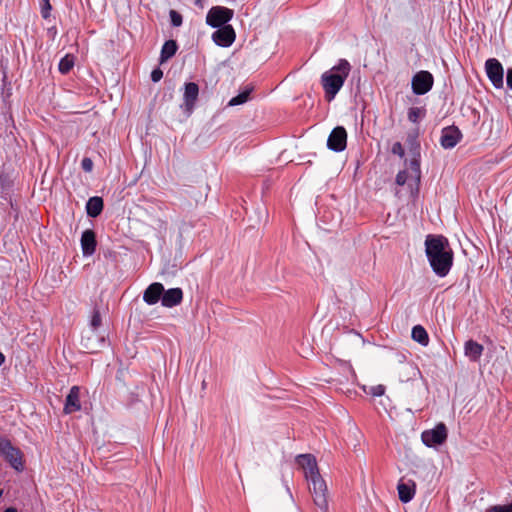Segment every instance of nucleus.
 I'll return each instance as SVG.
<instances>
[{
	"instance_id": "obj_12",
	"label": "nucleus",
	"mask_w": 512,
	"mask_h": 512,
	"mask_svg": "<svg viewBox=\"0 0 512 512\" xmlns=\"http://www.w3.org/2000/svg\"><path fill=\"white\" fill-rule=\"evenodd\" d=\"M398 361L403 365L399 371V379L401 382H408L420 375L419 368L412 362H406V356L403 353L397 354Z\"/></svg>"
},
{
	"instance_id": "obj_34",
	"label": "nucleus",
	"mask_w": 512,
	"mask_h": 512,
	"mask_svg": "<svg viewBox=\"0 0 512 512\" xmlns=\"http://www.w3.org/2000/svg\"><path fill=\"white\" fill-rule=\"evenodd\" d=\"M162 77H163V72L160 68H156L151 72V80L155 83L160 81L162 79Z\"/></svg>"
},
{
	"instance_id": "obj_37",
	"label": "nucleus",
	"mask_w": 512,
	"mask_h": 512,
	"mask_svg": "<svg viewBox=\"0 0 512 512\" xmlns=\"http://www.w3.org/2000/svg\"><path fill=\"white\" fill-rule=\"evenodd\" d=\"M206 0H194V4L199 8H204Z\"/></svg>"
},
{
	"instance_id": "obj_17",
	"label": "nucleus",
	"mask_w": 512,
	"mask_h": 512,
	"mask_svg": "<svg viewBox=\"0 0 512 512\" xmlns=\"http://www.w3.org/2000/svg\"><path fill=\"white\" fill-rule=\"evenodd\" d=\"M96 235L91 229L85 230L81 235V249L84 256H91L96 250Z\"/></svg>"
},
{
	"instance_id": "obj_21",
	"label": "nucleus",
	"mask_w": 512,
	"mask_h": 512,
	"mask_svg": "<svg viewBox=\"0 0 512 512\" xmlns=\"http://www.w3.org/2000/svg\"><path fill=\"white\" fill-rule=\"evenodd\" d=\"M177 43L176 41L174 40H167L163 46H162V49H161V54H160V61L161 63L167 61L168 59H170L171 57H173L177 51Z\"/></svg>"
},
{
	"instance_id": "obj_33",
	"label": "nucleus",
	"mask_w": 512,
	"mask_h": 512,
	"mask_svg": "<svg viewBox=\"0 0 512 512\" xmlns=\"http://www.w3.org/2000/svg\"><path fill=\"white\" fill-rule=\"evenodd\" d=\"M396 184L399 186H403L407 181V172L405 170L399 171L396 175Z\"/></svg>"
},
{
	"instance_id": "obj_29",
	"label": "nucleus",
	"mask_w": 512,
	"mask_h": 512,
	"mask_svg": "<svg viewBox=\"0 0 512 512\" xmlns=\"http://www.w3.org/2000/svg\"><path fill=\"white\" fill-rule=\"evenodd\" d=\"M488 512H512V501L507 505H494L488 509Z\"/></svg>"
},
{
	"instance_id": "obj_18",
	"label": "nucleus",
	"mask_w": 512,
	"mask_h": 512,
	"mask_svg": "<svg viewBox=\"0 0 512 512\" xmlns=\"http://www.w3.org/2000/svg\"><path fill=\"white\" fill-rule=\"evenodd\" d=\"M80 409V389L78 386H73L66 397L64 412L66 414H71L79 411Z\"/></svg>"
},
{
	"instance_id": "obj_3",
	"label": "nucleus",
	"mask_w": 512,
	"mask_h": 512,
	"mask_svg": "<svg viewBox=\"0 0 512 512\" xmlns=\"http://www.w3.org/2000/svg\"><path fill=\"white\" fill-rule=\"evenodd\" d=\"M350 71V63L346 59H340L335 66L322 74L321 83L327 101L330 102L335 98L337 93L343 87Z\"/></svg>"
},
{
	"instance_id": "obj_1",
	"label": "nucleus",
	"mask_w": 512,
	"mask_h": 512,
	"mask_svg": "<svg viewBox=\"0 0 512 512\" xmlns=\"http://www.w3.org/2000/svg\"><path fill=\"white\" fill-rule=\"evenodd\" d=\"M425 253L433 272L445 277L453 264V251L448 240L441 235H428L425 239Z\"/></svg>"
},
{
	"instance_id": "obj_10",
	"label": "nucleus",
	"mask_w": 512,
	"mask_h": 512,
	"mask_svg": "<svg viewBox=\"0 0 512 512\" xmlns=\"http://www.w3.org/2000/svg\"><path fill=\"white\" fill-rule=\"evenodd\" d=\"M462 137V132L458 127L454 125L444 127L441 130L440 145L444 149H452L461 141Z\"/></svg>"
},
{
	"instance_id": "obj_35",
	"label": "nucleus",
	"mask_w": 512,
	"mask_h": 512,
	"mask_svg": "<svg viewBox=\"0 0 512 512\" xmlns=\"http://www.w3.org/2000/svg\"><path fill=\"white\" fill-rule=\"evenodd\" d=\"M385 392V387L383 385H376L371 388V393L373 396H382Z\"/></svg>"
},
{
	"instance_id": "obj_19",
	"label": "nucleus",
	"mask_w": 512,
	"mask_h": 512,
	"mask_svg": "<svg viewBox=\"0 0 512 512\" xmlns=\"http://www.w3.org/2000/svg\"><path fill=\"white\" fill-rule=\"evenodd\" d=\"M484 351L482 344L470 339L464 344V354L472 362H477Z\"/></svg>"
},
{
	"instance_id": "obj_30",
	"label": "nucleus",
	"mask_w": 512,
	"mask_h": 512,
	"mask_svg": "<svg viewBox=\"0 0 512 512\" xmlns=\"http://www.w3.org/2000/svg\"><path fill=\"white\" fill-rule=\"evenodd\" d=\"M52 7L49 0H42L41 3V15L44 19H47L50 17V11Z\"/></svg>"
},
{
	"instance_id": "obj_31",
	"label": "nucleus",
	"mask_w": 512,
	"mask_h": 512,
	"mask_svg": "<svg viewBox=\"0 0 512 512\" xmlns=\"http://www.w3.org/2000/svg\"><path fill=\"white\" fill-rule=\"evenodd\" d=\"M391 152L395 155H398L400 158H402L405 154L404 148L400 142H395L392 145Z\"/></svg>"
},
{
	"instance_id": "obj_8",
	"label": "nucleus",
	"mask_w": 512,
	"mask_h": 512,
	"mask_svg": "<svg viewBox=\"0 0 512 512\" xmlns=\"http://www.w3.org/2000/svg\"><path fill=\"white\" fill-rule=\"evenodd\" d=\"M422 442L427 447L441 445L447 439V428L445 424L439 423L431 430H425L421 435Z\"/></svg>"
},
{
	"instance_id": "obj_39",
	"label": "nucleus",
	"mask_w": 512,
	"mask_h": 512,
	"mask_svg": "<svg viewBox=\"0 0 512 512\" xmlns=\"http://www.w3.org/2000/svg\"><path fill=\"white\" fill-rule=\"evenodd\" d=\"M4 512H18L16 508H13V507H9L7 509H5Z\"/></svg>"
},
{
	"instance_id": "obj_13",
	"label": "nucleus",
	"mask_w": 512,
	"mask_h": 512,
	"mask_svg": "<svg viewBox=\"0 0 512 512\" xmlns=\"http://www.w3.org/2000/svg\"><path fill=\"white\" fill-rule=\"evenodd\" d=\"M199 87L195 82L185 84L183 94V104L181 107L189 114L193 111L195 103L198 99Z\"/></svg>"
},
{
	"instance_id": "obj_20",
	"label": "nucleus",
	"mask_w": 512,
	"mask_h": 512,
	"mask_svg": "<svg viewBox=\"0 0 512 512\" xmlns=\"http://www.w3.org/2000/svg\"><path fill=\"white\" fill-rule=\"evenodd\" d=\"M104 203L103 199L98 196H94L88 199L86 203V213L91 218L98 217L103 211Z\"/></svg>"
},
{
	"instance_id": "obj_4",
	"label": "nucleus",
	"mask_w": 512,
	"mask_h": 512,
	"mask_svg": "<svg viewBox=\"0 0 512 512\" xmlns=\"http://www.w3.org/2000/svg\"><path fill=\"white\" fill-rule=\"evenodd\" d=\"M0 455L11 465L17 472L24 470L23 454L20 449L14 447L11 441L0 435Z\"/></svg>"
},
{
	"instance_id": "obj_22",
	"label": "nucleus",
	"mask_w": 512,
	"mask_h": 512,
	"mask_svg": "<svg viewBox=\"0 0 512 512\" xmlns=\"http://www.w3.org/2000/svg\"><path fill=\"white\" fill-rule=\"evenodd\" d=\"M411 337L422 346H427L429 344L428 333L421 325H416L412 328Z\"/></svg>"
},
{
	"instance_id": "obj_36",
	"label": "nucleus",
	"mask_w": 512,
	"mask_h": 512,
	"mask_svg": "<svg viewBox=\"0 0 512 512\" xmlns=\"http://www.w3.org/2000/svg\"><path fill=\"white\" fill-rule=\"evenodd\" d=\"M506 83L509 89L512 90V68H508L507 70Z\"/></svg>"
},
{
	"instance_id": "obj_26",
	"label": "nucleus",
	"mask_w": 512,
	"mask_h": 512,
	"mask_svg": "<svg viewBox=\"0 0 512 512\" xmlns=\"http://www.w3.org/2000/svg\"><path fill=\"white\" fill-rule=\"evenodd\" d=\"M422 109L418 107H412L408 110V120L412 123H417L419 118L422 116Z\"/></svg>"
},
{
	"instance_id": "obj_32",
	"label": "nucleus",
	"mask_w": 512,
	"mask_h": 512,
	"mask_svg": "<svg viewBox=\"0 0 512 512\" xmlns=\"http://www.w3.org/2000/svg\"><path fill=\"white\" fill-rule=\"evenodd\" d=\"M81 167L85 172H91L93 169V161L88 157H84L81 161Z\"/></svg>"
},
{
	"instance_id": "obj_2",
	"label": "nucleus",
	"mask_w": 512,
	"mask_h": 512,
	"mask_svg": "<svg viewBox=\"0 0 512 512\" xmlns=\"http://www.w3.org/2000/svg\"><path fill=\"white\" fill-rule=\"evenodd\" d=\"M296 463L303 469L315 505L326 512L328 509L327 485L319 473L316 458L311 454H300Z\"/></svg>"
},
{
	"instance_id": "obj_28",
	"label": "nucleus",
	"mask_w": 512,
	"mask_h": 512,
	"mask_svg": "<svg viewBox=\"0 0 512 512\" xmlns=\"http://www.w3.org/2000/svg\"><path fill=\"white\" fill-rule=\"evenodd\" d=\"M90 325H91L93 331H95L97 328L100 327V325H101V315H100L99 311H97V310L93 311V314H92V317H91V321H90Z\"/></svg>"
},
{
	"instance_id": "obj_27",
	"label": "nucleus",
	"mask_w": 512,
	"mask_h": 512,
	"mask_svg": "<svg viewBox=\"0 0 512 512\" xmlns=\"http://www.w3.org/2000/svg\"><path fill=\"white\" fill-rule=\"evenodd\" d=\"M169 16H170L171 25L173 27H179L182 25L183 18L179 12H177L176 10H170Z\"/></svg>"
},
{
	"instance_id": "obj_25",
	"label": "nucleus",
	"mask_w": 512,
	"mask_h": 512,
	"mask_svg": "<svg viewBox=\"0 0 512 512\" xmlns=\"http://www.w3.org/2000/svg\"><path fill=\"white\" fill-rule=\"evenodd\" d=\"M410 169H411V172L413 174V177L417 180V181H420V177H421V169H420V160L419 158H413L411 161H410Z\"/></svg>"
},
{
	"instance_id": "obj_24",
	"label": "nucleus",
	"mask_w": 512,
	"mask_h": 512,
	"mask_svg": "<svg viewBox=\"0 0 512 512\" xmlns=\"http://www.w3.org/2000/svg\"><path fill=\"white\" fill-rule=\"evenodd\" d=\"M251 91H252V88H246L244 91L239 93L237 96L232 97L228 102V106H238V105L246 103L249 99Z\"/></svg>"
},
{
	"instance_id": "obj_9",
	"label": "nucleus",
	"mask_w": 512,
	"mask_h": 512,
	"mask_svg": "<svg viewBox=\"0 0 512 512\" xmlns=\"http://www.w3.org/2000/svg\"><path fill=\"white\" fill-rule=\"evenodd\" d=\"M347 144V132L344 127L337 126L335 127L328 139H327V147L328 149L334 152H341L346 148Z\"/></svg>"
},
{
	"instance_id": "obj_23",
	"label": "nucleus",
	"mask_w": 512,
	"mask_h": 512,
	"mask_svg": "<svg viewBox=\"0 0 512 512\" xmlns=\"http://www.w3.org/2000/svg\"><path fill=\"white\" fill-rule=\"evenodd\" d=\"M74 67V57L72 55H65L63 58L60 59L58 64V69L60 73L67 74L71 71V69Z\"/></svg>"
},
{
	"instance_id": "obj_6",
	"label": "nucleus",
	"mask_w": 512,
	"mask_h": 512,
	"mask_svg": "<svg viewBox=\"0 0 512 512\" xmlns=\"http://www.w3.org/2000/svg\"><path fill=\"white\" fill-rule=\"evenodd\" d=\"M485 71L488 79L496 89L503 88L504 69L502 64L496 58H489L485 62Z\"/></svg>"
},
{
	"instance_id": "obj_16",
	"label": "nucleus",
	"mask_w": 512,
	"mask_h": 512,
	"mask_svg": "<svg viewBox=\"0 0 512 512\" xmlns=\"http://www.w3.org/2000/svg\"><path fill=\"white\" fill-rule=\"evenodd\" d=\"M183 300V291L181 288H170L164 290L161 298V304L164 307L172 308L179 305Z\"/></svg>"
},
{
	"instance_id": "obj_15",
	"label": "nucleus",
	"mask_w": 512,
	"mask_h": 512,
	"mask_svg": "<svg viewBox=\"0 0 512 512\" xmlns=\"http://www.w3.org/2000/svg\"><path fill=\"white\" fill-rule=\"evenodd\" d=\"M163 292V284L154 282L145 289L143 293V301L148 305H155L161 300Z\"/></svg>"
},
{
	"instance_id": "obj_5",
	"label": "nucleus",
	"mask_w": 512,
	"mask_h": 512,
	"mask_svg": "<svg viewBox=\"0 0 512 512\" xmlns=\"http://www.w3.org/2000/svg\"><path fill=\"white\" fill-rule=\"evenodd\" d=\"M234 11L224 6H213L206 15V24L212 28L223 27L229 25L232 20Z\"/></svg>"
},
{
	"instance_id": "obj_38",
	"label": "nucleus",
	"mask_w": 512,
	"mask_h": 512,
	"mask_svg": "<svg viewBox=\"0 0 512 512\" xmlns=\"http://www.w3.org/2000/svg\"><path fill=\"white\" fill-rule=\"evenodd\" d=\"M5 362V356L2 352H0V366Z\"/></svg>"
},
{
	"instance_id": "obj_14",
	"label": "nucleus",
	"mask_w": 512,
	"mask_h": 512,
	"mask_svg": "<svg viewBox=\"0 0 512 512\" xmlns=\"http://www.w3.org/2000/svg\"><path fill=\"white\" fill-rule=\"evenodd\" d=\"M397 490H398V495H399L400 501L403 503H408L415 496L416 484L411 479L406 480V479L402 478L398 482Z\"/></svg>"
},
{
	"instance_id": "obj_7",
	"label": "nucleus",
	"mask_w": 512,
	"mask_h": 512,
	"mask_svg": "<svg viewBox=\"0 0 512 512\" xmlns=\"http://www.w3.org/2000/svg\"><path fill=\"white\" fill-rule=\"evenodd\" d=\"M434 83L432 74L428 71H419L412 78V91L416 95H424L428 93Z\"/></svg>"
},
{
	"instance_id": "obj_11",
	"label": "nucleus",
	"mask_w": 512,
	"mask_h": 512,
	"mask_svg": "<svg viewBox=\"0 0 512 512\" xmlns=\"http://www.w3.org/2000/svg\"><path fill=\"white\" fill-rule=\"evenodd\" d=\"M212 34V40L220 47H230L236 38V33L231 25L216 28Z\"/></svg>"
}]
</instances>
